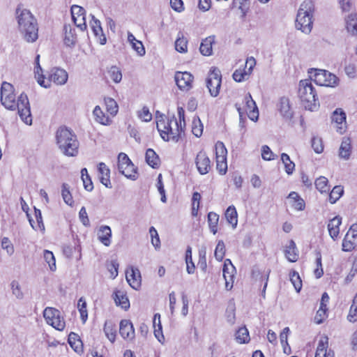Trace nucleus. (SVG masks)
Segmentation results:
<instances>
[{
	"instance_id": "dca6fc26",
	"label": "nucleus",
	"mask_w": 357,
	"mask_h": 357,
	"mask_svg": "<svg viewBox=\"0 0 357 357\" xmlns=\"http://www.w3.org/2000/svg\"><path fill=\"white\" fill-rule=\"evenodd\" d=\"M175 81L178 87L183 91H188L192 88L193 77L188 72H177Z\"/></svg>"
},
{
	"instance_id": "6e6552de",
	"label": "nucleus",
	"mask_w": 357,
	"mask_h": 357,
	"mask_svg": "<svg viewBox=\"0 0 357 357\" xmlns=\"http://www.w3.org/2000/svg\"><path fill=\"white\" fill-rule=\"evenodd\" d=\"M46 323L57 331H62L66 327V321L61 312L52 307H47L43 311Z\"/></svg>"
},
{
	"instance_id": "603ef678",
	"label": "nucleus",
	"mask_w": 357,
	"mask_h": 357,
	"mask_svg": "<svg viewBox=\"0 0 357 357\" xmlns=\"http://www.w3.org/2000/svg\"><path fill=\"white\" fill-rule=\"evenodd\" d=\"M77 308L80 313V317L83 323H85L88 318L86 310V302L84 298H80L78 301Z\"/></svg>"
},
{
	"instance_id": "4c0bfd02",
	"label": "nucleus",
	"mask_w": 357,
	"mask_h": 357,
	"mask_svg": "<svg viewBox=\"0 0 357 357\" xmlns=\"http://www.w3.org/2000/svg\"><path fill=\"white\" fill-rule=\"evenodd\" d=\"M188 39L181 32L178 33L175 41V49L180 53H186L188 52Z\"/></svg>"
},
{
	"instance_id": "412c9836",
	"label": "nucleus",
	"mask_w": 357,
	"mask_h": 357,
	"mask_svg": "<svg viewBox=\"0 0 357 357\" xmlns=\"http://www.w3.org/2000/svg\"><path fill=\"white\" fill-rule=\"evenodd\" d=\"M119 333L125 340H133L135 337V330L131 321L127 319L122 320L120 322Z\"/></svg>"
},
{
	"instance_id": "4468645a",
	"label": "nucleus",
	"mask_w": 357,
	"mask_h": 357,
	"mask_svg": "<svg viewBox=\"0 0 357 357\" xmlns=\"http://www.w3.org/2000/svg\"><path fill=\"white\" fill-rule=\"evenodd\" d=\"M67 72L60 68H53L50 70L48 75V78L45 82H49V88L50 86V82H54L56 85H63L67 82L68 80Z\"/></svg>"
},
{
	"instance_id": "5fc2aeb1",
	"label": "nucleus",
	"mask_w": 357,
	"mask_h": 357,
	"mask_svg": "<svg viewBox=\"0 0 357 357\" xmlns=\"http://www.w3.org/2000/svg\"><path fill=\"white\" fill-rule=\"evenodd\" d=\"M61 196H62V198H63L64 202L66 204H68L69 206H73V197L70 192L69 186L66 183H63V185H62Z\"/></svg>"
},
{
	"instance_id": "49530a36",
	"label": "nucleus",
	"mask_w": 357,
	"mask_h": 357,
	"mask_svg": "<svg viewBox=\"0 0 357 357\" xmlns=\"http://www.w3.org/2000/svg\"><path fill=\"white\" fill-rule=\"evenodd\" d=\"M204 126L198 116H195L192 121V132L197 137L202 136Z\"/></svg>"
},
{
	"instance_id": "4d7b16f0",
	"label": "nucleus",
	"mask_w": 357,
	"mask_h": 357,
	"mask_svg": "<svg viewBox=\"0 0 357 357\" xmlns=\"http://www.w3.org/2000/svg\"><path fill=\"white\" fill-rule=\"evenodd\" d=\"M344 192L342 187L340 185L335 186L329 195V202L335 204L342 195Z\"/></svg>"
},
{
	"instance_id": "5701e85b",
	"label": "nucleus",
	"mask_w": 357,
	"mask_h": 357,
	"mask_svg": "<svg viewBox=\"0 0 357 357\" xmlns=\"http://www.w3.org/2000/svg\"><path fill=\"white\" fill-rule=\"evenodd\" d=\"M93 116L96 122L103 126H109L112 122L110 115L104 112L99 105L94 107Z\"/></svg>"
},
{
	"instance_id": "f03ea898",
	"label": "nucleus",
	"mask_w": 357,
	"mask_h": 357,
	"mask_svg": "<svg viewBox=\"0 0 357 357\" xmlns=\"http://www.w3.org/2000/svg\"><path fill=\"white\" fill-rule=\"evenodd\" d=\"M178 119L174 116L170 118L161 115L157 117L156 126L161 137L165 141L177 142L183 132L185 126V111L183 107L177 108Z\"/></svg>"
},
{
	"instance_id": "cd10ccee",
	"label": "nucleus",
	"mask_w": 357,
	"mask_h": 357,
	"mask_svg": "<svg viewBox=\"0 0 357 357\" xmlns=\"http://www.w3.org/2000/svg\"><path fill=\"white\" fill-rule=\"evenodd\" d=\"M341 223L342 218L337 215L331 219L328 224L329 235L333 240L338 237Z\"/></svg>"
},
{
	"instance_id": "8fccbe9b",
	"label": "nucleus",
	"mask_w": 357,
	"mask_h": 357,
	"mask_svg": "<svg viewBox=\"0 0 357 357\" xmlns=\"http://www.w3.org/2000/svg\"><path fill=\"white\" fill-rule=\"evenodd\" d=\"M328 181L325 176H320L315 181L316 188L321 192H327L330 190L328 185Z\"/></svg>"
},
{
	"instance_id": "f8f14e48",
	"label": "nucleus",
	"mask_w": 357,
	"mask_h": 357,
	"mask_svg": "<svg viewBox=\"0 0 357 357\" xmlns=\"http://www.w3.org/2000/svg\"><path fill=\"white\" fill-rule=\"evenodd\" d=\"M215 149L217 170L220 174L224 175L227 171V150L222 142H218L215 144Z\"/></svg>"
},
{
	"instance_id": "13d9d810",
	"label": "nucleus",
	"mask_w": 357,
	"mask_h": 357,
	"mask_svg": "<svg viewBox=\"0 0 357 357\" xmlns=\"http://www.w3.org/2000/svg\"><path fill=\"white\" fill-rule=\"evenodd\" d=\"M290 280L297 292H299L302 288V281L299 274L296 271L290 273Z\"/></svg>"
},
{
	"instance_id": "c85d7f7f",
	"label": "nucleus",
	"mask_w": 357,
	"mask_h": 357,
	"mask_svg": "<svg viewBox=\"0 0 357 357\" xmlns=\"http://www.w3.org/2000/svg\"><path fill=\"white\" fill-rule=\"evenodd\" d=\"M287 259L290 262H296L298 259V251L296 243L293 240L289 241V244L286 245L284 250Z\"/></svg>"
},
{
	"instance_id": "b1692460",
	"label": "nucleus",
	"mask_w": 357,
	"mask_h": 357,
	"mask_svg": "<svg viewBox=\"0 0 357 357\" xmlns=\"http://www.w3.org/2000/svg\"><path fill=\"white\" fill-rule=\"evenodd\" d=\"M328 337H321L319 341L314 357H335L334 352L328 350Z\"/></svg>"
},
{
	"instance_id": "a211bd4d",
	"label": "nucleus",
	"mask_w": 357,
	"mask_h": 357,
	"mask_svg": "<svg viewBox=\"0 0 357 357\" xmlns=\"http://www.w3.org/2000/svg\"><path fill=\"white\" fill-rule=\"evenodd\" d=\"M126 278L130 286L137 290L140 288L142 284L141 273L138 268L130 267L126 272Z\"/></svg>"
},
{
	"instance_id": "de8ad7c7",
	"label": "nucleus",
	"mask_w": 357,
	"mask_h": 357,
	"mask_svg": "<svg viewBox=\"0 0 357 357\" xmlns=\"http://www.w3.org/2000/svg\"><path fill=\"white\" fill-rule=\"evenodd\" d=\"M281 160L284 165L285 172L287 174L290 175L295 169V164L293 162L287 153H282Z\"/></svg>"
},
{
	"instance_id": "39448f33",
	"label": "nucleus",
	"mask_w": 357,
	"mask_h": 357,
	"mask_svg": "<svg viewBox=\"0 0 357 357\" xmlns=\"http://www.w3.org/2000/svg\"><path fill=\"white\" fill-rule=\"evenodd\" d=\"M314 3L311 0L304 1L298 10L296 26L302 32L308 34L311 32L313 25Z\"/></svg>"
},
{
	"instance_id": "680f3d73",
	"label": "nucleus",
	"mask_w": 357,
	"mask_h": 357,
	"mask_svg": "<svg viewBox=\"0 0 357 357\" xmlns=\"http://www.w3.org/2000/svg\"><path fill=\"white\" fill-rule=\"evenodd\" d=\"M225 253V247L224 242L222 240H220L218 242V244L216 245L215 250V259L220 261L224 258Z\"/></svg>"
},
{
	"instance_id": "bf43d9fd",
	"label": "nucleus",
	"mask_w": 357,
	"mask_h": 357,
	"mask_svg": "<svg viewBox=\"0 0 357 357\" xmlns=\"http://www.w3.org/2000/svg\"><path fill=\"white\" fill-rule=\"evenodd\" d=\"M1 247L6 251L8 255L11 256L15 252L14 246L8 237H3L1 239Z\"/></svg>"
},
{
	"instance_id": "7c9ffc66",
	"label": "nucleus",
	"mask_w": 357,
	"mask_h": 357,
	"mask_svg": "<svg viewBox=\"0 0 357 357\" xmlns=\"http://www.w3.org/2000/svg\"><path fill=\"white\" fill-rule=\"evenodd\" d=\"M278 107L281 115L284 118L290 119L292 116V112L291 110L289 100L287 98H281L278 102Z\"/></svg>"
},
{
	"instance_id": "c9c22d12",
	"label": "nucleus",
	"mask_w": 357,
	"mask_h": 357,
	"mask_svg": "<svg viewBox=\"0 0 357 357\" xmlns=\"http://www.w3.org/2000/svg\"><path fill=\"white\" fill-rule=\"evenodd\" d=\"M290 204L296 211H302L305 208V202L302 198H301L298 193L296 192H291L288 197Z\"/></svg>"
},
{
	"instance_id": "e2e57ef3",
	"label": "nucleus",
	"mask_w": 357,
	"mask_h": 357,
	"mask_svg": "<svg viewBox=\"0 0 357 357\" xmlns=\"http://www.w3.org/2000/svg\"><path fill=\"white\" fill-rule=\"evenodd\" d=\"M250 74L246 71L245 69L241 70L238 69L233 73V78L236 82H241L248 78Z\"/></svg>"
},
{
	"instance_id": "6e6d98bb",
	"label": "nucleus",
	"mask_w": 357,
	"mask_h": 357,
	"mask_svg": "<svg viewBox=\"0 0 357 357\" xmlns=\"http://www.w3.org/2000/svg\"><path fill=\"white\" fill-rule=\"evenodd\" d=\"M185 263L188 273L192 274L195 271V264L192 261V248L190 247H188L185 252Z\"/></svg>"
},
{
	"instance_id": "ea45409f",
	"label": "nucleus",
	"mask_w": 357,
	"mask_h": 357,
	"mask_svg": "<svg viewBox=\"0 0 357 357\" xmlns=\"http://www.w3.org/2000/svg\"><path fill=\"white\" fill-rule=\"evenodd\" d=\"M104 332L108 340L112 342H114L116 340V328L114 324L109 321H105L104 326Z\"/></svg>"
},
{
	"instance_id": "20e7f679",
	"label": "nucleus",
	"mask_w": 357,
	"mask_h": 357,
	"mask_svg": "<svg viewBox=\"0 0 357 357\" xmlns=\"http://www.w3.org/2000/svg\"><path fill=\"white\" fill-rule=\"evenodd\" d=\"M56 142L60 151L67 156H75L79 142L75 133L68 128L60 127L56 132Z\"/></svg>"
},
{
	"instance_id": "e433bc0d",
	"label": "nucleus",
	"mask_w": 357,
	"mask_h": 357,
	"mask_svg": "<svg viewBox=\"0 0 357 357\" xmlns=\"http://www.w3.org/2000/svg\"><path fill=\"white\" fill-rule=\"evenodd\" d=\"M40 55L38 54L36 57V66H35V77L37 79L38 83L44 88L49 86V82H45V79L42 74V68L39 63Z\"/></svg>"
},
{
	"instance_id": "864d4df0",
	"label": "nucleus",
	"mask_w": 357,
	"mask_h": 357,
	"mask_svg": "<svg viewBox=\"0 0 357 357\" xmlns=\"http://www.w3.org/2000/svg\"><path fill=\"white\" fill-rule=\"evenodd\" d=\"M81 177L83 181L84 187L87 191H91L93 188V183L88 174V171L86 168H83L81 170Z\"/></svg>"
},
{
	"instance_id": "0e129e2a",
	"label": "nucleus",
	"mask_w": 357,
	"mask_h": 357,
	"mask_svg": "<svg viewBox=\"0 0 357 357\" xmlns=\"http://www.w3.org/2000/svg\"><path fill=\"white\" fill-rule=\"evenodd\" d=\"M109 75L110 78L116 83L120 82L122 79V74L120 70L116 66L111 67L109 70Z\"/></svg>"
},
{
	"instance_id": "72a5a7b5",
	"label": "nucleus",
	"mask_w": 357,
	"mask_h": 357,
	"mask_svg": "<svg viewBox=\"0 0 357 357\" xmlns=\"http://www.w3.org/2000/svg\"><path fill=\"white\" fill-rule=\"evenodd\" d=\"M346 28L349 33L357 36V13H351L346 18Z\"/></svg>"
},
{
	"instance_id": "1a4fd4ad",
	"label": "nucleus",
	"mask_w": 357,
	"mask_h": 357,
	"mask_svg": "<svg viewBox=\"0 0 357 357\" xmlns=\"http://www.w3.org/2000/svg\"><path fill=\"white\" fill-rule=\"evenodd\" d=\"M118 169L126 178L135 181L137 178V171L127 154L120 153L118 155Z\"/></svg>"
},
{
	"instance_id": "2eb2a0df",
	"label": "nucleus",
	"mask_w": 357,
	"mask_h": 357,
	"mask_svg": "<svg viewBox=\"0 0 357 357\" xmlns=\"http://www.w3.org/2000/svg\"><path fill=\"white\" fill-rule=\"evenodd\" d=\"M223 277L225 280V288L231 290L233 287L234 278L236 273V268L231 264L230 259H226L223 266Z\"/></svg>"
},
{
	"instance_id": "473e14b6",
	"label": "nucleus",
	"mask_w": 357,
	"mask_h": 357,
	"mask_svg": "<svg viewBox=\"0 0 357 357\" xmlns=\"http://www.w3.org/2000/svg\"><path fill=\"white\" fill-rule=\"evenodd\" d=\"M215 42L214 36H209L204 39L200 45L199 50L202 55L210 56L213 52V44Z\"/></svg>"
},
{
	"instance_id": "052dcab7",
	"label": "nucleus",
	"mask_w": 357,
	"mask_h": 357,
	"mask_svg": "<svg viewBox=\"0 0 357 357\" xmlns=\"http://www.w3.org/2000/svg\"><path fill=\"white\" fill-rule=\"evenodd\" d=\"M149 234L151 238V244L156 250H158L160 248V240L158 231L154 227L149 228Z\"/></svg>"
},
{
	"instance_id": "9b49d317",
	"label": "nucleus",
	"mask_w": 357,
	"mask_h": 357,
	"mask_svg": "<svg viewBox=\"0 0 357 357\" xmlns=\"http://www.w3.org/2000/svg\"><path fill=\"white\" fill-rule=\"evenodd\" d=\"M314 81L320 86L335 87L339 84L338 77L334 74L326 70L315 69Z\"/></svg>"
},
{
	"instance_id": "6ab92c4d",
	"label": "nucleus",
	"mask_w": 357,
	"mask_h": 357,
	"mask_svg": "<svg viewBox=\"0 0 357 357\" xmlns=\"http://www.w3.org/2000/svg\"><path fill=\"white\" fill-rule=\"evenodd\" d=\"M333 123L337 130L342 134L346 130V114L341 109H336L333 114Z\"/></svg>"
},
{
	"instance_id": "79ce46f5",
	"label": "nucleus",
	"mask_w": 357,
	"mask_h": 357,
	"mask_svg": "<svg viewBox=\"0 0 357 357\" xmlns=\"http://www.w3.org/2000/svg\"><path fill=\"white\" fill-rule=\"evenodd\" d=\"M225 218L227 222L235 227L238 222V215L236 208L234 206H230L227 208L225 212Z\"/></svg>"
},
{
	"instance_id": "393cba45",
	"label": "nucleus",
	"mask_w": 357,
	"mask_h": 357,
	"mask_svg": "<svg viewBox=\"0 0 357 357\" xmlns=\"http://www.w3.org/2000/svg\"><path fill=\"white\" fill-rule=\"evenodd\" d=\"M99 178L102 184L107 188H112L110 182V170L104 162H100L98 167Z\"/></svg>"
},
{
	"instance_id": "a19ab883",
	"label": "nucleus",
	"mask_w": 357,
	"mask_h": 357,
	"mask_svg": "<svg viewBox=\"0 0 357 357\" xmlns=\"http://www.w3.org/2000/svg\"><path fill=\"white\" fill-rule=\"evenodd\" d=\"M105 105L107 112L112 118L116 115L119 111V106L113 98H105Z\"/></svg>"
},
{
	"instance_id": "2f4dec72",
	"label": "nucleus",
	"mask_w": 357,
	"mask_h": 357,
	"mask_svg": "<svg viewBox=\"0 0 357 357\" xmlns=\"http://www.w3.org/2000/svg\"><path fill=\"white\" fill-rule=\"evenodd\" d=\"M114 299L116 305L120 306L124 310H127L130 307V302L128 296L124 291L116 290L114 294Z\"/></svg>"
},
{
	"instance_id": "bb28decb",
	"label": "nucleus",
	"mask_w": 357,
	"mask_h": 357,
	"mask_svg": "<svg viewBox=\"0 0 357 357\" xmlns=\"http://www.w3.org/2000/svg\"><path fill=\"white\" fill-rule=\"evenodd\" d=\"M92 21L91 22V27L96 37L98 38L99 43L101 45L106 43V37L102 33L100 22L96 19L93 15H91Z\"/></svg>"
},
{
	"instance_id": "4be33fe9",
	"label": "nucleus",
	"mask_w": 357,
	"mask_h": 357,
	"mask_svg": "<svg viewBox=\"0 0 357 357\" xmlns=\"http://www.w3.org/2000/svg\"><path fill=\"white\" fill-rule=\"evenodd\" d=\"M99 241L105 246L109 247L112 243V229L107 225H101L97 231Z\"/></svg>"
},
{
	"instance_id": "c03bdc74",
	"label": "nucleus",
	"mask_w": 357,
	"mask_h": 357,
	"mask_svg": "<svg viewBox=\"0 0 357 357\" xmlns=\"http://www.w3.org/2000/svg\"><path fill=\"white\" fill-rule=\"evenodd\" d=\"M68 343L75 351H82V343L77 334L71 332L68 335Z\"/></svg>"
},
{
	"instance_id": "f704fd0d",
	"label": "nucleus",
	"mask_w": 357,
	"mask_h": 357,
	"mask_svg": "<svg viewBox=\"0 0 357 357\" xmlns=\"http://www.w3.org/2000/svg\"><path fill=\"white\" fill-rule=\"evenodd\" d=\"M34 215H35L36 221H34L31 218H29V221L30 222L31 226L36 231H45V225L43 224L40 210L35 208Z\"/></svg>"
},
{
	"instance_id": "423d86ee",
	"label": "nucleus",
	"mask_w": 357,
	"mask_h": 357,
	"mask_svg": "<svg viewBox=\"0 0 357 357\" xmlns=\"http://www.w3.org/2000/svg\"><path fill=\"white\" fill-rule=\"evenodd\" d=\"M298 96L305 109L313 112L319 108V102L312 80L304 79L300 81Z\"/></svg>"
},
{
	"instance_id": "09e8293b",
	"label": "nucleus",
	"mask_w": 357,
	"mask_h": 357,
	"mask_svg": "<svg viewBox=\"0 0 357 357\" xmlns=\"http://www.w3.org/2000/svg\"><path fill=\"white\" fill-rule=\"evenodd\" d=\"M43 258L45 261L48 264L50 271H56V260L52 252L47 250H45L43 251Z\"/></svg>"
},
{
	"instance_id": "c756f323",
	"label": "nucleus",
	"mask_w": 357,
	"mask_h": 357,
	"mask_svg": "<svg viewBox=\"0 0 357 357\" xmlns=\"http://www.w3.org/2000/svg\"><path fill=\"white\" fill-rule=\"evenodd\" d=\"M128 41L139 56L145 55L146 50L143 43L140 40H137L135 36L130 32H128Z\"/></svg>"
},
{
	"instance_id": "69168bd1",
	"label": "nucleus",
	"mask_w": 357,
	"mask_h": 357,
	"mask_svg": "<svg viewBox=\"0 0 357 357\" xmlns=\"http://www.w3.org/2000/svg\"><path fill=\"white\" fill-rule=\"evenodd\" d=\"M137 116L142 121L145 122H149L152 119V114L146 107H144L138 111Z\"/></svg>"
},
{
	"instance_id": "f257e3e1",
	"label": "nucleus",
	"mask_w": 357,
	"mask_h": 357,
	"mask_svg": "<svg viewBox=\"0 0 357 357\" xmlns=\"http://www.w3.org/2000/svg\"><path fill=\"white\" fill-rule=\"evenodd\" d=\"M1 102L7 109L12 111L17 109L22 121L26 125H31L32 116L30 104L26 94L21 93L16 100L13 86L8 82H3L1 87Z\"/></svg>"
},
{
	"instance_id": "f3484780",
	"label": "nucleus",
	"mask_w": 357,
	"mask_h": 357,
	"mask_svg": "<svg viewBox=\"0 0 357 357\" xmlns=\"http://www.w3.org/2000/svg\"><path fill=\"white\" fill-rule=\"evenodd\" d=\"M195 164L199 173L202 175L208 173L211 168V160L204 151H199L197 153Z\"/></svg>"
},
{
	"instance_id": "0eeeda50",
	"label": "nucleus",
	"mask_w": 357,
	"mask_h": 357,
	"mask_svg": "<svg viewBox=\"0 0 357 357\" xmlns=\"http://www.w3.org/2000/svg\"><path fill=\"white\" fill-rule=\"evenodd\" d=\"M242 105H241L239 102L235 104V107L239 114L240 123H241L245 118V114L252 121H257L259 117L258 108L250 93L247 94L243 98Z\"/></svg>"
},
{
	"instance_id": "ddd939ff",
	"label": "nucleus",
	"mask_w": 357,
	"mask_h": 357,
	"mask_svg": "<svg viewBox=\"0 0 357 357\" xmlns=\"http://www.w3.org/2000/svg\"><path fill=\"white\" fill-rule=\"evenodd\" d=\"M71 15L75 25L81 31H85L87 27L85 10L79 6L73 5L71 7Z\"/></svg>"
},
{
	"instance_id": "7ed1b4c3",
	"label": "nucleus",
	"mask_w": 357,
	"mask_h": 357,
	"mask_svg": "<svg viewBox=\"0 0 357 357\" xmlns=\"http://www.w3.org/2000/svg\"><path fill=\"white\" fill-rule=\"evenodd\" d=\"M18 29L24 39L28 43L35 42L38 37L36 19L26 8L18 7L15 11Z\"/></svg>"
},
{
	"instance_id": "774afa93",
	"label": "nucleus",
	"mask_w": 357,
	"mask_h": 357,
	"mask_svg": "<svg viewBox=\"0 0 357 357\" xmlns=\"http://www.w3.org/2000/svg\"><path fill=\"white\" fill-rule=\"evenodd\" d=\"M261 157L264 160H272L275 159V154L267 145L261 147Z\"/></svg>"
},
{
	"instance_id": "a18cd8bd",
	"label": "nucleus",
	"mask_w": 357,
	"mask_h": 357,
	"mask_svg": "<svg viewBox=\"0 0 357 357\" xmlns=\"http://www.w3.org/2000/svg\"><path fill=\"white\" fill-rule=\"evenodd\" d=\"M219 221V215L214 212H209L208 214V223L211 231L215 234L218 231V224Z\"/></svg>"
},
{
	"instance_id": "a878e982",
	"label": "nucleus",
	"mask_w": 357,
	"mask_h": 357,
	"mask_svg": "<svg viewBox=\"0 0 357 357\" xmlns=\"http://www.w3.org/2000/svg\"><path fill=\"white\" fill-rule=\"evenodd\" d=\"M351 142L349 138H343L340 149L338 155L341 159L348 160L351 154Z\"/></svg>"
},
{
	"instance_id": "58836bf2",
	"label": "nucleus",
	"mask_w": 357,
	"mask_h": 357,
	"mask_svg": "<svg viewBox=\"0 0 357 357\" xmlns=\"http://www.w3.org/2000/svg\"><path fill=\"white\" fill-rule=\"evenodd\" d=\"M145 158L146 161L149 166L153 168L158 167L160 164V158L152 149H149L146 150Z\"/></svg>"
},
{
	"instance_id": "37998d69",
	"label": "nucleus",
	"mask_w": 357,
	"mask_h": 357,
	"mask_svg": "<svg viewBox=\"0 0 357 357\" xmlns=\"http://www.w3.org/2000/svg\"><path fill=\"white\" fill-rule=\"evenodd\" d=\"M235 339L239 344L247 343L250 341L249 332L246 327H241L236 331Z\"/></svg>"
},
{
	"instance_id": "338daca9",
	"label": "nucleus",
	"mask_w": 357,
	"mask_h": 357,
	"mask_svg": "<svg viewBox=\"0 0 357 357\" xmlns=\"http://www.w3.org/2000/svg\"><path fill=\"white\" fill-rule=\"evenodd\" d=\"M312 147L317 153H321L324 151L322 139L320 137H314L312 139Z\"/></svg>"
},
{
	"instance_id": "aec40b11",
	"label": "nucleus",
	"mask_w": 357,
	"mask_h": 357,
	"mask_svg": "<svg viewBox=\"0 0 357 357\" xmlns=\"http://www.w3.org/2000/svg\"><path fill=\"white\" fill-rule=\"evenodd\" d=\"M63 40L66 46L74 47L77 42V34L73 25L68 24L63 26Z\"/></svg>"
},
{
	"instance_id": "9d476101",
	"label": "nucleus",
	"mask_w": 357,
	"mask_h": 357,
	"mask_svg": "<svg viewBox=\"0 0 357 357\" xmlns=\"http://www.w3.org/2000/svg\"><path fill=\"white\" fill-rule=\"evenodd\" d=\"M221 82L222 75L220 70L215 67L211 68L206 80V87L211 96L217 97L218 96Z\"/></svg>"
},
{
	"instance_id": "3c124183",
	"label": "nucleus",
	"mask_w": 357,
	"mask_h": 357,
	"mask_svg": "<svg viewBox=\"0 0 357 357\" xmlns=\"http://www.w3.org/2000/svg\"><path fill=\"white\" fill-rule=\"evenodd\" d=\"M201 198H202V196L199 192H195L193 193L192 197V212H191L192 215L193 217H196L198 215V211L199 208Z\"/></svg>"
}]
</instances>
